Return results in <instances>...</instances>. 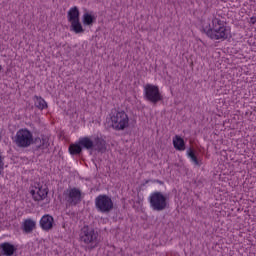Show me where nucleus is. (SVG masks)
Instances as JSON below:
<instances>
[{
    "instance_id": "f257e3e1",
    "label": "nucleus",
    "mask_w": 256,
    "mask_h": 256,
    "mask_svg": "<svg viewBox=\"0 0 256 256\" xmlns=\"http://www.w3.org/2000/svg\"><path fill=\"white\" fill-rule=\"evenodd\" d=\"M202 29L210 39H223L225 37V22L219 18L204 19Z\"/></svg>"
},
{
    "instance_id": "f03ea898",
    "label": "nucleus",
    "mask_w": 256,
    "mask_h": 256,
    "mask_svg": "<svg viewBox=\"0 0 256 256\" xmlns=\"http://www.w3.org/2000/svg\"><path fill=\"white\" fill-rule=\"evenodd\" d=\"M79 237L80 243L85 244L86 249L89 250L96 249V247H99V243H101L99 233L89 226H84L81 229Z\"/></svg>"
},
{
    "instance_id": "7ed1b4c3",
    "label": "nucleus",
    "mask_w": 256,
    "mask_h": 256,
    "mask_svg": "<svg viewBox=\"0 0 256 256\" xmlns=\"http://www.w3.org/2000/svg\"><path fill=\"white\" fill-rule=\"evenodd\" d=\"M110 125L114 131L129 129V115L125 111L114 112L110 115Z\"/></svg>"
},
{
    "instance_id": "20e7f679",
    "label": "nucleus",
    "mask_w": 256,
    "mask_h": 256,
    "mask_svg": "<svg viewBox=\"0 0 256 256\" xmlns=\"http://www.w3.org/2000/svg\"><path fill=\"white\" fill-rule=\"evenodd\" d=\"M148 201L152 211H165L169 207L167 196L159 191L152 192L148 197Z\"/></svg>"
},
{
    "instance_id": "39448f33",
    "label": "nucleus",
    "mask_w": 256,
    "mask_h": 256,
    "mask_svg": "<svg viewBox=\"0 0 256 256\" xmlns=\"http://www.w3.org/2000/svg\"><path fill=\"white\" fill-rule=\"evenodd\" d=\"M14 143L17 145V147H21L22 149L31 147V145L34 143L33 132L27 128L18 130L14 137Z\"/></svg>"
},
{
    "instance_id": "423d86ee",
    "label": "nucleus",
    "mask_w": 256,
    "mask_h": 256,
    "mask_svg": "<svg viewBox=\"0 0 256 256\" xmlns=\"http://www.w3.org/2000/svg\"><path fill=\"white\" fill-rule=\"evenodd\" d=\"M144 95L150 103H159V101H163V95L157 85L146 84L144 86Z\"/></svg>"
},
{
    "instance_id": "0eeeda50",
    "label": "nucleus",
    "mask_w": 256,
    "mask_h": 256,
    "mask_svg": "<svg viewBox=\"0 0 256 256\" xmlns=\"http://www.w3.org/2000/svg\"><path fill=\"white\" fill-rule=\"evenodd\" d=\"M95 207L100 213L113 211V200L107 195H99L95 198Z\"/></svg>"
},
{
    "instance_id": "6e6552de",
    "label": "nucleus",
    "mask_w": 256,
    "mask_h": 256,
    "mask_svg": "<svg viewBox=\"0 0 256 256\" xmlns=\"http://www.w3.org/2000/svg\"><path fill=\"white\" fill-rule=\"evenodd\" d=\"M64 199L67 205H78L83 199V193L79 188H69L64 192Z\"/></svg>"
},
{
    "instance_id": "1a4fd4ad",
    "label": "nucleus",
    "mask_w": 256,
    "mask_h": 256,
    "mask_svg": "<svg viewBox=\"0 0 256 256\" xmlns=\"http://www.w3.org/2000/svg\"><path fill=\"white\" fill-rule=\"evenodd\" d=\"M30 193L34 201H43V199H46L47 195H49V190L45 185L35 184L32 186Z\"/></svg>"
},
{
    "instance_id": "9d476101",
    "label": "nucleus",
    "mask_w": 256,
    "mask_h": 256,
    "mask_svg": "<svg viewBox=\"0 0 256 256\" xmlns=\"http://www.w3.org/2000/svg\"><path fill=\"white\" fill-rule=\"evenodd\" d=\"M55 225L53 216L46 214L40 219V227L43 231H51Z\"/></svg>"
},
{
    "instance_id": "9b49d317",
    "label": "nucleus",
    "mask_w": 256,
    "mask_h": 256,
    "mask_svg": "<svg viewBox=\"0 0 256 256\" xmlns=\"http://www.w3.org/2000/svg\"><path fill=\"white\" fill-rule=\"evenodd\" d=\"M34 143L37 151H40L41 153L49 151V137L41 136V138H36Z\"/></svg>"
},
{
    "instance_id": "f8f14e48",
    "label": "nucleus",
    "mask_w": 256,
    "mask_h": 256,
    "mask_svg": "<svg viewBox=\"0 0 256 256\" xmlns=\"http://www.w3.org/2000/svg\"><path fill=\"white\" fill-rule=\"evenodd\" d=\"M37 229V221L31 218H27L22 223V230L24 233H33Z\"/></svg>"
},
{
    "instance_id": "ddd939ff",
    "label": "nucleus",
    "mask_w": 256,
    "mask_h": 256,
    "mask_svg": "<svg viewBox=\"0 0 256 256\" xmlns=\"http://www.w3.org/2000/svg\"><path fill=\"white\" fill-rule=\"evenodd\" d=\"M0 249L2 251V255L5 256H12L14 255L15 251H17V247L9 242L0 244Z\"/></svg>"
},
{
    "instance_id": "4468645a",
    "label": "nucleus",
    "mask_w": 256,
    "mask_h": 256,
    "mask_svg": "<svg viewBox=\"0 0 256 256\" xmlns=\"http://www.w3.org/2000/svg\"><path fill=\"white\" fill-rule=\"evenodd\" d=\"M70 31H73L74 33H76V35H79L80 33H85V29L83 28L80 20L70 22Z\"/></svg>"
},
{
    "instance_id": "2eb2a0df",
    "label": "nucleus",
    "mask_w": 256,
    "mask_h": 256,
    "mask_svg": "<svg viewBox=\"0 0 256 256\" xmlns=\"http://www.w3.org/2000/svg\"><path fill=\"white\" fill-rule=\"evenodd\" d=\"M78 142L81 147L87 150L94 149L95 147V143L89 137H81Z\"/></svg>"
},
{
    "instance_id": "dca6fc26",
    "label": "nucleus",
    "mask_w": 256,
    "mask_h": 256,
    "mask_svg": "<svg viewBox=\"0 0 256 256\" xmlns=\"http://www.w3.org/2000/svg\"><path fill=\"white\" fill-rule=\"evenodd\" d=\"M95 21H97V17L89 12L84 13L82 16L83 25L88 27H91Z\"/></svg>"
},
{
    "instance_id": "f3484780",
    "label": "nucleus",
    "mask_w": 256,
    "mask_h": 256,
    "mask_svg": "<svg viewBox=\"0 0 256 256\" xmlns=\"http://www.w3.org/2000/svg\"><path fill=\"white\" fill-rule=\"evenodd\" d=\"M173 145L176 151H185V140L181 136L176 135L173 138Z\"/></svg>"
},
{
    "instance_id": "a211bd4d",
    "label": "nucleus",
    "mask_w": 256,
    "mask_h": 256,
    "mask_svg": "<svg viewBox=\"0 0 256 256\" xmlns=\"http://www.w3.org/2000/svg\"><path fill=\"white\" fill-rule=\"evenodd\" d=\"M187 156L189 157L191 163H193V165H196L197 167H201V165H203V162L201 160H199V158H197V155L195 154V150L193 149H188L187 150Z\"/></svg>"
},
{
    "instance_id": "6ab92c4d",
    "label": "nucleus",
    "mask_w": 256,
    "mask_h": 256,
    "mask_svg": "<svg viewBox=\"0 0 256 256\" xmlns=\"http://www.w3.org/2000/svg\"><path fill=\"white\" fill-rule=\"evenodd\" d=\"M68 21H69V23H71L73 21H80L79 20V8H77V6H74V7L69 9V11H68Z\"/></svg>"
},
{
    "instance_id": "aec40b11",
    "label": "nucleus",
    "mask_w": 256,
    "mask_h": 256,
    "mask_svg": "<svg viewBox=\"0 0 256 256\" xmlns=\"http://www.w3.org/2000/svg\"><path fill=\"white\" fill-rule=\"evenodd\" d=\"M94 148L96 151H106L107 149V143L105 142V140L103 138H95L94 140Z\"/></svg>"
},
{
    "instance_id": "412c9836",
    "label": "nucleus",
    "mask_w": 256,
    "mask_h": 256,
    "mask_svg": "<svg viewBox=\"0 0 256 256\" xmlns=\"http://www.w3.org/2000/svg\"><path fill=\"white\" fill-rule=\"evenodd\" d=\"M34 105L35 107H37V109H40L41 111H43V109H47L48 107L45 99L39 96H34Z\"/></svg>"
},
{
    "instance_id": "4be33fe9",
    "label": "nucleus",
    "mask_w": 256,
    "mask_h": 256,
    "mask_svg": "<svg viewBox=\"0 0 256 256\" xmlns=\"http://www.w3.org/2000/svg\"><path fill=\"white\" fill-rule=\"evenodd\" d=\"M81 151H83V148H82V146L79 145V141H78V144H71L69 146L70 155H79V153H81Z\"/></svg>"
},
{
    "instance_id": "5701e85b",
    "label": "nucleus",
    "mask_w": 256,
    "mask_h": 256,
    "mask_svg": "<svg viewBox=\"0 0 256 256\" xmlns=\"http://www.w3.org/2000/svg\"><path fill=\"white\" fill-rule=\"evenodd\" d=\"M3 167H5V163L3 162V156L0 154V171H3Z\"/></svg>"
},
{
    "instance_id": "b1692460",
    "label": "nucleus",
    "mask_w": 256,
    "mask_h": 256,
    "mask_svg": "<svg viewBox=\"0 0 256 256\" xmlns=\"http://www.w3.org/2000/svg\"><path fill=\"white\" fill-rule=\"evenodd\" d=\"M250 23H251V25H255L256 24V17H251L250 18Z\"/></svg>"
},
{
    "instance_id": "393cba45",
    "label": "nucleus",
    "mask_w": 256,
    "mask_h": 256,
    "mask_svg": "<svg viewBox=\"0 0 256 256\" xmlns=\"http://www.w3.org/2000/svg\"><path fill=\"white\" fill-rule=\"evenodd\" d=\"M3 71V66L0 64V73Z\"/></svg>"
}]
</instances>
